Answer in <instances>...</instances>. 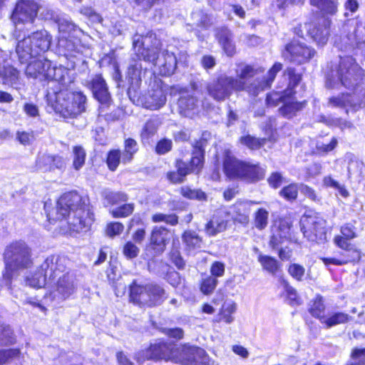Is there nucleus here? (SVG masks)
I'll list each match as a JSON object with an SVG mask.
<instances>
[{
	"mask_svg": "<svg viewBox=\"0 0 365 365\" xmlns=\"http://www.w3.org/2000/svg\"><path fill=\"white\" fill-rule=\"evenodd\" d=\"M120 159L122 160V155H120V150H115L110 151L107 158V164L109 169L113 171L116 170Z\"/></svg>",
	"mask_w": 365,
	"mask_h": 365,
	"instance_id": "56",
	"label": "nucleus"
},
{
	"mask_svg": "<svg viewBox=\"0 0 365 365\" xmlns=\"http://www.w3.org/2000/svg\"><path fill=\"white\" fill-rule=\"evenodd\" d=\"M182 239L184 242L190 248L198 247L201 242V240L199 236L195 232L191 231L185 232Z\"/></svg>",
	"mask_w": 365,
	"mask_h": 365,
	"instance_id": "54",
	"label": "nucleus"
},
{
	"mask_svg": "<svg viewBox=\"0 0 365 365\" xmlns=\"http://www.w3.org/2000/svg\"><path fill=\"white\" fill-rule=\"evenodd\" d=\"M0 77L4 84L16 88L19 80V72L13 66H4L0 68Z\"/></svg>",
	"mask_w": 365,
	"mask_h": 365,
	"instance_id": "34",
	"label": "nucleus"
},
{
	"mask_svg": "<svg viewBox=\"0 0 365 365\" xmlns=\"http://www.w3.org/2000/svg\"><path fill=\"white\" fill-rule=\"evenodd\" d=\"M46 62H49L47 59H38L30 63L26 69L27 76L39 78L40 80H46L44 74L46 73L47 66H45Z\"/></svg>",
	"mask_w": 365,
	"mask_h": 365,
	"instance_id": "30",
	"label": "nucleus"
},
{
	"mask_svg": "<svg viewBox=\"0 0 365 365\" xmlns=\"http://www.w3.org/2000/svg\"><path fill=\"white\" fill-rule=\"evenodd\" d=\"M203 162L204 151L201 148H196L192 153V157L190 160V165H187L190 168V173H198L203 166Z\"/></svg>",
	"mask_w": 365,
	"mask_h": 365,
	"instance_id": "43",
	"label": "nucleus"
},
{
	"mask_svg": "<svg viewBox=\"0 0 365 365\" xmlns=\"http://www.w3.org/2000/svg\"><path fill=\"white\" fill-rule=\"evenodd\" d=\"M66 271V269L63 273H60L57 276L58 277V279L57 281V291L63 298L70 297L74 293L76 289L73 277L68 272L64 273Z\"/></svg>",
	"mask_w": 365,
	"mask_h": 365,
	"instance_id": "27",
	"label": "nucleus"
},
{
	"mask_svg": "<svg viewBox=\"0 0 365 365\" xmlns=\"http://www.w3.org/2000/svg\"><path fill=\"white\" fill-rule=\"evenodd\" d=\"M165 101L166 97L163 91L161 88H157L148 97L145 101V107L150 110H157L164 106Z\"/></svg>",
	"mask_w": 365,
	"mask_h": 365,
	"instance_id": "33",
	"label": "nucleus"
},
{
	"mask_svg": "<svg viewBox=\"0 0 365 365\" xmlns=\"http://www.w3.org/2000/svg\"><path fill=\"white\" fill-rule=\"evenodd\" d=\"M237 311V304L233 301H227L224 302L219 313L215 316L213 321L215 322H225L230 324L235 320L234 314Z\"/></svg>",
	"mask_w": 365,
	"mask_h": 365,
	"instance_id": "28",
	"label": "nucleus"
},
{
	"mask_svg": "<svg viewBox=\"0 0 365 365\" xmlns=\"http://www.w3.org/2000/svg\"><path fill=\"white\" fill-rule=\"evenodd\" d=\"M168 240V230L161 227L153 229L150 237V246L154 251V255H158L164 251Z\"/></svg>",
	"mask_w": 365,
	"mask_h": 365,
	"instance_id": "22",
	"label": "nucleus"
},
{
	"mask_svg": "<svg viewBox=\"0 0 365 365\" xmlns=\"http://www.w3.org/2000/svg\"><path fill=\"white\" fill-rule=\"evenodd\" d=\"M298 190L297 184H290L280 191V195L287 200H293L297 198Z\"/></svg>",
	"mask_w": 365,
	"mask_h": 365,
	"instance_id": "57",
	"label": "nucleus"
},
{
	"mask_svg": "<svg viewBox=\"0 0 365 365\" xmlns=\"http://www.w3.org/2000/svg\"><path fill=\"white\" fill-rule=\"evenodd\" d=\"M227 219L225 212H219L207 223L205 226L206 233L210 236H215L227 229Z\"/></svg>",
	"mask_w": 365,
	"mask_h": 365,
	"instance_id": "23",
	"label": "nucleus"
},
{
	"mask_svg": "<svg viewBox=\"0 0 365 365\" xmlns=\"http://www.w3.org/2000/svg\"><path fill=\"white\" fill-rule=\"evenodd\" d=\"M223 170L230 179H240L247 182H256L262 180L265 169L259 164L242 161L226 151L223 158Z\"/></svg>",
	"mask_w": 365,
	"mask_h": 365,
	"instance_id": "6",
	"label": "nucleus"
},
{
	"mask_svg": "<svg viewBox=\"0 0 365 365\" xmlns=\"http://www.w3.org/2000/svg\"><path fill=\"white\" fill-rule=\"evenodd\" d=\"M329 104L334 107H341L346 106H350L354 108L356 107V104L352 103L351 96L344 93L340 96L332 97L329 98Z\"/></svg>",
	"mask_w": 365,
	"mask_h": 365,
	"instance_id": "50",
	"label": "nucleus"
},
{
	"mask_svg": "<svg viewBox=\"0 0 365 365\" xmlns=\"http://www.w3.org/2000/svg\"><path fill=\"white\" fill-rule=\"evenodd\" d=\"M349 319V314L344 312H334L322 317L321 323L327 328H330L337 324L346 323Z\"/></svg>",
	"mask_w": 365,
	"mask_h": 365,
	"instance_id": "35",
	"label": "nucleus"
},
{
	"mask_svg": "<svg viewBox=\"0 0 365 365\" xmlns=\"http://www.w3.org/2000/svg\"><path fill=\"white\" fill-rule=\"evenodd\" d=\"M180 113L185 116L192 117L197 107V101L192 96H182L178 101Z\"/></svg>",
	"mask_w": 365,
	"mask_h": 365,
	"instance_id": "31",
	"label": "nucleus"
},
{
	"mask_svg": "<svg viewBox=\"0 0 365 365\" xmlns=\"http://www.w3.org/2000/svg\"><path fill=\"white\" fill-rule=\"evenodd\" d=\"M177 346L168 345L165 343H158L150 345V346L137 353L136 360L138 363H143L145 360L165 359L174 361V352Z\"/></svg>",
	"mask_w": 365,
	"mask_h": 365,
	"instance_id": "14",
	"label": "nucleus"
},
{
	"mask_svg": "<svg viewBox=\"0 0 365 365\" xmlns=\"http://www.w3.org/2000/svg\"><path fill=\"white\" fill-rule=\"evenodd\" d=\"M180 192L183 197L188 199H197L199 200L206 199V195L204 192L200 190H192L189 187H181Z\"/></svg>",
	"mask_w": 365,
	"mask_h": 365,
	"instance_id": "52",
	"label": "nucleus"
},
{
	"mask_svg": "<svg viewBox=\"0 0 365 365\" xmlns=\"http://www.w3.org/2000/svg\"><path fill=\"white\" fill-rule=\"evenodd\" d=\"M193 24L207 29L212 24L211 19L202 11H196L192 14Z\"/></svg>",
	"mask_w": 365,
	"mask_h": 365,
	"instance_id": "46",
	"label": "nucleus"
},
{
	"mask_svg": "<svg viewBox=\"0 0 365 365\" xmlns=\"http://www.w3.org/2000/svg\"><path fill=\"white\" fill-rule=\"evenodd\" d=\"M176 168L177 171L168 173L167 178L173 183H180L184 180V178L190 173V168L185 162L180 160L176 161Z\"/></svg>",
	"mask_w": 365,
	"mask_h": 365,
	"instance_id": "32",
	"label": "nucleus"
},
{
	"mask_svg": "<svg viewBox=\"0 0 365 365\" xmlns=\"http://www.w3.org/2000/svg\"><path fill=\"white\" fill-rule=\"evenodd\" d=\"M240 140L242 145H245L251 150L259 149L266 141L264 138L259 139L249 135L241 137Z\"/></svg>",
	"mask_w": 365,
	"mask_h": 365,
	"instance_id": "47",
	"label": "nucleus"
},
{
	"mask_svg": "<svg viewBox=\"0 0 365 365\" xmlns=\"http://www.w3.org/2000/svg\"><path fill=\"white\" fill-rule=\"evenodd\" d=\"M304 29L307 31L309 36L317 44L323 46L327 43L329 36V30L327 26L318 27L312 24H304Z\"/></svg>",
	"mask_w": 365,
	"mask_h": 365,
	"instance_id": "29",
	"label": "nucleus"
},
{
	"mask_svg": "<svg viewBox=\"0 0 365 365\" xmlns=\"http://www.w3.org/2000/svg\"><path fill=\"white\" fill-rule=\"evenodd\" d=\"M42 161H46L47 163H51V165L49 166V170L53 168L61 169L65 166V160L61 156H52L50 155H42L38 157L36 165L38 168H44L45 166L41 165V163Z\"/></svg>",
	"mask_w": 365,
	"mask_h": 365,
	"instance_id": "39",
	"label": "nucleus"
},
{
	"mask_svg": "<svg viewBox=\"0 0 365 365\" xmlns=\"http://www.w3.org/2000/svg\"><path fill=\"white\" fill-rule=\"evenodd\" d=\"M301 230L308 240L322 243L326 240L325 221L317 215H304Z\"/></svg>",
	"mask_w": 365,
	"mask_h": 365,
	"instance_id": "13",
	"label": "nucleus"
},
{
	"mask_svg": "<svg viewBox=\"0 0 365 365\" xmlns=\"http://www.w3.org/2000/svg\"><path fill=\"white\" fill-rule=\"evenodd\" d=\"M310 2L324 13L331 15L336 13L339 6L338 0H310Z\"/></svg>",
	"mask_w": 365,
	"mask_h": 365,
	"instance_id": "38",
	"label": "nucleus"
},
{
	"mask_svg": "<svg viewBox=\"0 0 365 365\" xmlns=\"http://www.w3.org/2000/svg\"><path fill=\"white\" fill-rule=\"evenodd\" d=\"M337 145V140L333 138L329 143H317V150L319 153H327L335 148Z\"/></svg>",
	"mask_w": 365,
	"mask_h": 365,
	"instance_id": "63",
	"label": "nucleus"
},
{
	"mask_svg": "<svg viewBox=\"0 0 365 365\" xmlns=\"http://www.w3.org/2000/svg\"><path fill=\"white\" fill-rule=\"evenodd\" d=\"M31 248L22 240L14 241L9 244L4 252L5 269L3 277L9 281L19 275L33 264Z\"/></svg>",
	"mask_w": 365,
	"mask_h": 365,
	"instance_id": "5",
	"label": "nucleus"
},
{
	"mask_svg": "<svg viewBox=\"0 0 365 365\" xmlns=\"http://www.w3.org/2000/svg\"><path fill=\"white\" fill-rule=\"evenodd\" d=\"M124 230V225L120 222H110L107 225L106 234L110 237L120 235Z\"/></svg>",
	"mask_w": 365,
	"mask_h": 365,
	"instance_id": "60",
	"label": "nucleus"
},
{
	"mask_svg": "<svg viewBox=\"0 0 365 365\" xmlns=\"http://www.w3.org/2000/svg\"><path fill=\"white\" fill-rule=\"evenodd\" d=\"M269 211L264 208L259 207L253 213V225L258 230H264L269 223Z\"/></svg>",
	"mask_w": 365,
	"mask_h": 365,
	"instance_id": "37",
	"label": "nucleus"
},
{
	"mask_svg": "<svg viewBox=\"0 0 365 365\" xmlns=\"http://www.w3.org/2000/svg\"><path fill=\"white\" fill-rule=\"evenodd\" d=\"M73 167L76 170H79L85 164L86 153L81 145H75L72 149Z\"/></svg>",
	"mask_w": 365,
	"mask_h": 365,
	"instance_id": "44",
	"label": "nucleus"
},
{
	"mask_svg": "<svg viewBox=\"0 0 365 365\" xmlns=\"http://www.w3.org/2000/svg\"><path fill=\"white\" fill-rule=\"evenodd\" d=\"M334 244L344 250L341 255L344 264L349 262H359L361 258V252L356 246L340 235L335 236L334 239Z\"/></svg>",
	"mask_w": 365,
	"mask_h": 365,
	"instance_id": "19",
	"label": "nucleus"
},
{
	"mask_svg": "<svg viewBox=\"0 0 365 365\" xmlns=\"http://www.w3.org/2000/svg\"><path fill=\"white\" fill-rule=\"evenodd\" d=\"M38 9V4L34 0L19 1L16 4L11 16L16 29H19L18 26L21 24L33 23L37 16Z\"/></svg>",
	"mask_w": 365,
	"mask_h": 365,
	"instance_id": "15",
	"label": "nucleus"
},
{
	"mask_svg": "<svg viewBox=\"0 0 365 365\" xmlns=\"http://www.w3.org/2000/svg\"><path fill=\"white\" fill-rule=\"evenodd\" d=\"M68 261L64 257L50 256L38 268L31 277H26V284L34 288H41L46 284L47 277L48 281H53L67 267Z\"/></svg>",
	"mask_w": 365,
	"mask_h": 365,
	"instance_id": "10",
	"label": "nucleus"
},
{
	"mask_svg": "<svg viewBox=\"0 0 365 365\" xmlns=\"http://www.w3.org/2000/svg\"><path fill=\"white\" fill-rule=\"evenodd\" d=\"M257 71L250 66H244L237 71V78L221 76L217 81L207 86L208 93L218 101H224L233 91H245L250 94H255L257 88H252L248 85V82L251 77H254L257 73Z\"/></svg>",
	"mask_w": 365,
	"mask_h": 365,
	"instance_id": "3",
	"label": "nucleus"
},
{
	"mask_svg": "<svg viewBox=\"0 0 365 365\" xmlns=\"http://www.w3.org/2000/svg\"><path fill=\"white\" fill-rule=\"evenodd\" d=\"M289 78V88L283 93L273 92L267 96V103L271 106H276L282 103L283 106L279 109L280 113L285 117L291 118L297 110H301L304 103L297 102L293 96L292 88L301 81V76L295 73L294 69L287 68L284 74Z\"/></svg>",
	"mask_w": 365,
	"mask_h": 365,
	"instance_id": "7",
	"label": "nucleus"
},
{
	"mask_svg": "<svg viewBox=\"0 0 365 365\" xmlns=\"http://www.w3.org/2000/svg\"><path fill=\"white\" fill-rule=\"evenodd\" d=\"M46 98L48 104L63 118H74L86 110V96L80 91H48Z\"/></svg>",
	"mask_w": 365,
	"mask_h": 365,
	"instance_id": "4",
	"label": "nucleus"
},
{
	"mask_svg": "<svg viewBox=\"0 0 365 365\" xmlns=\"http://www.w3.org/2000/svg\"><path fill=\"white\" fill-rule=\"evenodd\" d=\"M288 273L295 280L303 281L305 277V268L297 263H292L288 267Z\"/></svg>",
	"mask_w": 365,
	"mask_h": 365,
	"instance_id": "51",
	"label": "nucleus"
},
{
	"mask_svg": "<svg viewBox=\"0 0 365 365\" xmlns=\"http://www.w3.org/2000/svg\"><path fill=\"white\" fill-rule=\"evenodd\" d=\"M51 36L46 30H40L24 37L17 43L16 51L21 63H27L41 53L46 51L51 45Z\"/></svg>",
	"mask_w": 365,
	"mask_h": 365,
	"instance_id": "9",
	"label": "nucleus"
},
{
	"mask_svg": "<svg viewBox=\"0 0 365 365\" xmlns=\"http://www.w3.org/2000/svg\"><path fill=\"white\" fill-rule=\"evenodd\" d=\"M16 138L21 144L24 145H30L35 139L33 131H18Z\"/></svg>",
	"mask_w": 365,
	"mask_h": 365,
	"instance_id": "61",
	"label": "nucleus"
},
{
	"mask_svg": "<svg viewBox=\"0 0 365 365\" xmlns=\"http://www.w3.org/2000/svg\"><path fill=\"white\" fill-rule=\"evenodd\" d=\"M314 51L305 43L294 40L286 46L284 53L287 58L297 63L308 61L314 55Z\"/></svg>",
	"mask_w": 365,
	"mask_h": 365,
	"instance_id": "17",
	"label": "nucleus"
},
{
	"mask_svg": "<svg viewBox=\"0 0 365 365\" xmlns=\"http://www.w3.org/2000/svg\"><path fill=\"white\" fill-rule=\"evenodd\" d=\"M341 233L342 235L341 236L348 242L349 240L354 239L356 237L354 227L349 224L344 225L341 227Z\"/></svg>",
	"mask_w": 365,
	"mask_h": 365,
	"instance_id": "64",
	"label": "nucleus"
},
{
	"mask_svg": "<svg viewBox=\"0 0 365 365\" xmlns=\"http://www.w3.org/2000/svg\"><path fill=\"white\" fill-rule=\"evenodd\" d=\"M323 182L325 186L332 187L336 190L339 192V195L343 197H347L349 195V192L346 189L344 185L339 184L331 176L324 177L323 179Z\"/></svg>",
	"mask_w": 365,
	"mask_h": 365,
	"instance_id": "48",
	"label": "nucleus"
},
{
	"mask_svg": "<svg viewBox=\"0 0 365 365\" xmlns=\"http://www.w3.org/2000/svg\"><path fill=\"white\" fill-rule=\"evenodd\" d=\"M15 341L13 331L9 326L0 325V346H7ZM23 356L19 349H0V365L13 361H20Z\"/></svg>",
	"mask_w": 365,
	"mask_h": 365,
	"instance_id": "16",
	"label": "nucleus"
},
{
	"mask_svg": "<svg viewBox=\"0 0 365 365\" xmlns=\"http://www.w3.org/2000/svg\"><path fill=\"white\" fill-rule=\"evenodd\" d=\"M140 252L138 247L133 242H127L123 247V254L125 258L131 259L138 257Z\"/></svg>",
	"mask_w": 365,
	"mask_h": 365,
	"instance_id": "55",
	"label": "nucleus"
},
{
	"mask_svg": "<svg viewBox=\"0 0 365 365\" xmlns=\"http://www.w3.org/2000/svg\"><path fill=\"white\" fill-rule=\"evenodd\" d=\"M130 300L142 307L160 305L166 299L165 289L158 284L140 285L133 282L130 287Z\"/></svg>",
	"mask_w": 365,
	"mask_h": 365,
	"instance_id": "11",
	"label": "nucleus"
},
{
	"mask_svg": "<svg viewBox=\"0 0 365 365\" xmlns=\"http://www.w3.org/2000/svg\"><path fill=\"white\" fill-rule=\"evenodd\" d=\"M258 262L262 268L270 274H275L279 269V263L276 259L262 253L258 255Z\"/></svg>",
	"mask_w": 365,
	"mask_h": 365,
	"instance_id": "41",
	"label": "nucleus"
},
{
	"mask_svg": "<svg viewBox=\"0 0 365 365\" xmlns=\"http://www.w3.org/2000/svg\"><path fill=\"white\" fill-rule=\"evenodd\" d=\"M174 362L182 365H212V361L206 351L194 346H179L174 352Z\"/></svg>",
	"mask_w": 365,
	"mask_h": 365,
	"instance_id": "12",
	"label": "nucleus"
},
{
	"mask_svg": "<svg viewBox=\"0 0 365 365\" xmlns=\"http://www.w3.org/2000/svg\"><path fill=\"white\" fill-rule=\"evenodd\" d=\"M259 203V202L252 200H237L230 207V213L233 220L241 224H247L250 220L252 205Z\"/></svg>",
	"mask_w": 365,
	"mask_h": 365,
	"instance_id": "20",
	"label": "nucleus"
},
{
	"mask_svg": "<svg viewBox=\"0 0 365 365\" xmlns=\"http://www.w3.org/2000/svg\"><path fill=\"white\" fill-rule=\"evenodd\" d=\"M171 148L172 141L168 139H163L158 143L155 150L158 154L163 155L170 151Z\"/></svg>",
	"mask_w": 365,
	"mask_h": 365,
	"instance_id": "62",
	"label": "nucleus"
},
{
	"mask_svg": "<svg viewBox=\"0 0 365 365\" xmlns=\"http://www.w3.org/2000/svg\"><path fill=\"white\" fill-rule=\"evenodd\" d=\"M160 125V122L157 118H152L149 120L145 125L141 135L143 138H149L150 137L154 135L158 126Z\"/></svg>",
	"mask_w": 365,
	"mask_h": 365,
	"instance_id": "49",
	"label": "nucleus"
},
{
	"mask_svg": "<svg viewBox=\"0 0 365 365\" xmlns=\"http://www.w3.org/2000/svg\"><path fill=\"white\" fill-rule=\"evenodd\" d=\"M47 66L46 73L44 74L46 80L57 82L63 87L71 84L74 78L71 74V71L63 66H52L51 62H46Z\"/></svg>",
	"mask_w": 365,
	"mask_h": 365,
	"instance_id": "18",
	"label": "nucleus"
},
{
	"mask_svg": "<svg viewBox=\"0 0 365 365\" xmlns=\"http://www.w3.org/2000/svg\"><path fill=\"white\" fill-rule=\"evenodd\" d=\"M160 43L152 34L145 36L133 37V49L141 55L143 60L153 65L155 73L160 76L172 75L177 67V59L173 53L163 51L160 55Z\"/></svg>",
	"mask_w": 365,
	"mask_h": 365,
	"instance_id": "2",
	"label": "nucleus"
},
{
	"mask_svg": "<svg viewBox=\"0 0 365 365\" xmlns=\"http://www.w3.org/2000/svg\"><path fill=\"white\" fill-rule=\"evenodd\" d=\"M87 86L92 90L94 97L102 104H108L110 96L107 84L101 75L94 76Z\"/></svg>",
	"mask_w": 365,
	"mask_h": 365,
	"instance_id": "21",
	"label": "nucleus"
},
{
	"mask_svg": "<svg viewBox=\"0 0 365 365\" xmlns=\"http://www.w3.org/2000/svg\"><path fill=\"white\" fill-rule=\"evenodd\" d=\"M88 198L77 192H69L61 196L55 207L51 208L45 203L48 220L51 223L59 222L62 234L80 232L88 229L93 219L86 208Z\"/></svg>",
	"mask_w": 365,
	"mask_h": 365,
	"instance_id": "1",
	"label": "nucleus"
},
{
	"mask_svg": "<svg viewBox=\"0 0 365 365\" xmlns=\"http://www.w3.org/2000/svg\"><path fill=\"white\" fill-rule=\"evenodd\" d=\"M290 227L287 222H280L277 227L272 230L269 245L273 249H278L290 237Z\"/></svg>",
	"mask_w": 365,
	"mask_h": 365,
	"instance_id": "25",
	"label": "nucleus"
},
{
	"mask_svg": "<svg viewBox=\"0 0 365 365\" xmlns=\"http://www.w3.org/2000/svg\"><path fill=\"white\" fill-rule=\"evenodd\" d=\"M217 282V279L212 276L205 277L202 279L201 283V292L205 294H211L215 289Z\"/></svg>",
	"mask_w": 365,
	"mask_h": 365,
	"instance_id": "53",
	"label": "nucleus"
},
{
	"mask_svg": "<svg viewBox=\"0 0 365 365\" xmlns=\"http://www.w3.org/2000/svg\"><path fill=\"white\" fill-rule=\"evenodd\" d=\"M282 68V65L280 63H275L273 66L268 71L267 77L263 82H259L257 80H255L252 82V78H250V81L248 82V85L252 87V88H257V92L253 94L254 96L257 95L259 91H263L265 88H269L271 86L272 83L275 78L277 73L280 71Z\"/></svg>",
	"mask_w": 365,
	"mask_h": 365,
	"instance_id": "26",
	"label": "nucleus"
},
{
	"mask_svg": "<svg viewBox=\"0 0 365 365\" xmlns=\"http://www.w3.org/2000/svg\"><path fill=\"white\" fill-rule=\"evenodd\" d=\"M284 294L290 305H298L301 300L297 294V290L289 284L287 282H283Z\"/></svg>",
	"mask_w": 365,
	"mask_h": 365,
	"instance_id": "45",
	"label": "nucleus"
},
{
	"mask_svg": "<svg viewBox=\"0 0 365 365\" xmlns=\"http://www.w3.org/2000/svg\"><path fill=\"white\" fill-rule=\"evenodd\" d=\"M364 72L351 56L342 58L339 68L331 77L327 81V86L330 88L341 85L348 89H354L363 80Z\"/></svg>",
	"mask_w": 365,
	"mask_h": 365,
	"instance_id": "8",
	"label": "nucleus"
},
{
	"mask_svg": "<svg viewBox=\"0 0 365 365\" xmlns=\"http://www.w3.org/2000/svg\"><path fill=\"white\" fill-rule=\"evenodd\" d=\"M138 150V143L135 140L132 138L126 139L125 140L124 151L122 153V162L125 164L130 163Z\"/></svg>",
	"mask_w": 365,
	"mask_h": 365,
	"instance_id": "40",
	"label": "nucleus"
},
{
	"mask_svg": "<svg viewBox=\"0 0 365 365\" xmlns=\"http://www.w3.org/2000/svg\"><path fill=\"white\" fill-rule=\"evenodd\" d=\"M135 54L138 57V59L132 58L130 61L128 71L126 73V78L132 85H138L141 81L142 74V63L141 59L143 57L141 55H138V51L134 49Z\"/></svg>",
	"mask_w": 365,
	"mask_h": 365,
	"instance_id": "24",
	"label": "nucleus"
},
{
	"mask_svg": "<svg viewBox=\"0 0 365 365\" xmlns=\"http://www.w3.org/2000/svg\"><path fill=\"white\" fill-rule=\"evenodd\" d=\"M216 36L227 55L232 56L235 52V47L230 39V31L227 29H221Z\"/></svg>",
	"mask_w": 365,
	"mask_h": 365,
	"instance_id": "36",
	"label": "nucleus"
},
{
	"mask_svg": "<svg viewBox=\"0 0 365 365\" xmlns=\"http://www.w3.org/2000/svg\"><path fill=\"white\" fill-rule=\"evenodd\" d=\"M309 312L314 317L318 319L320 322L322 318L324 317L325 314V306L323 302L322 297L317 296L310 304Z\"/></svg>",
	"mask_w": 365,
	"mask_h": 365,
	"instance_id": "42",
	"label": "nucleus"
},
{
	"mask_svg": "<svg viewBox=\"0 0 365 365\" xmlns=\"http://www.w3.org/2000/svg\"><path fill=\"white\" fill-rule=\"evenodd\" d=\"M134 210L133 204H125L111 211L114 217H125L130 215Z\"/></svg>",
	"mask_w": 365,
	"mask_h": 365,
	"instance_id": "58",
	"label": "nucleus"
},
{
	"mask_svg": "<svg viewBox=\"0 0 365 365\" xmlns=\"http://www.w3.org/2000/svg\"><path fill=\"white\" fill-rule=\"evenodd\" d=\"M346 365H365V349H356L351 353V361Z\"/></svg>",
	"mask_w": 365,
	"mask_h": 365,
	"instance_id": "59",
	"label": "nucleus"
}]
</instances>
